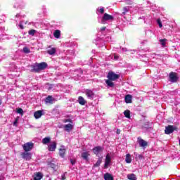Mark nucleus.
Returning a JSON list of instances; mask_svg holds the SVG:
<instances>
[{"instance_id": "nucleus-2", "label": "nucleus", "mask_w": 180, "mask_h": 180, "mask_svg": "<svg viewBox=\"0 0 180 180\" xmlns=\"http://www.w3.org/2000/svg\"><path fill=\"white\" fill-rule=\"evenodd\" d=\"M113 19H115L113 15L105 13L103 17H98V23H102V25H106V22L109 20H113Z\"/></svg>"}, {"instance_id": "nucleus-18", "label": "nucleus", "mask_w": 180, "mask_h": 180, "mask_svg": "<svg viewBox=\"0 0 180 180\" xmlns=\"http://www.w3.org/2000/svg\"><path fill=\"white\" fill-rule=\"evenodd\" d=\"M38 66L39 67V70L40 71L43 70H46V68H47V63H46L45 62H42L41 63H38Z\"/></svg>"}, {"instance_id": "nucleus-47", "label": "nucleus", "mask_w": 180, "mask_h": 180, "mask_svg": "<svg viewBox=\"0 0 180 180\" xmlns=\"http://www.w3.org/2000/svg\"><path fill=\"white\" fill-rule=\"evenodd\" d=\"M69 53L72 56H74V54H75V52L74 51H69Z\"/></svg>"}, {"instance_id": "nucleus-20", "label": "nucleus", "mask_w": 180, "mask_h": 180, "mask_svg": "<svg viewBox=\"0 0 180 180\" xmlns=\"http://www.w3.org/2000/svg\"><path fill=\"white\" fill-rule=\"evenodd\" d=\"M78 103H79V105H82V106H84L85 105V103H86V101H85L84 97L79 96L78 97Z\"/></svg>"}, {"instance_id": "nucleus-22", "label": "nucleus", "mask_w": 180, "mask_h": 180, "mask_svg": "<svg viewBox=\"0 0 180 180\" xmlns=\"http://www.w3.org/2000/svg\"><path fill=\"white\" fill-rule=\"evenodd\" d=\"M133 98V97L131 96V95L128 94L127 96H125V102L126 103H131V99Z\"/></svg>"}, {"instance_id": "nucleus-56", "label": "nucleus", "mask_w": 180, "mask_h": 180, "mask_svg": "<svg viewBox=\"0 0 180 180\" xmlns=\"http://www.w3.org/2000/svg\"><path fill=\"white\" fill-rule=\"evenodd\" d=\"M14 8H16V5H14Z\"/></svg>"}, {"instance_id": "nucleus-11", "label": "nucleus", "mask_w": 180, "mask_h": 180, "mask_svg": "<svg viewBox=\"0 0 180 180\" xmlns=\"http://www.w3.org/2000/svg\"><path fill=\"white\" fill-rule=\"evenodd\" d=\"M56 148H57V143L56 142H52L48 145V151H56Z\"/></svg>"}, {"instance_id": "nucleus-35", "label": "nucleus", "mask_w": 180, "mask_h": 180, "mask_svg": "<svg viewBox=\"0 0 180 180\" xmlns=\"http://www.w3.org/2000/svg\"><path fill=\"white\" fill-rule=\"evenodd\" d=\"M160 43L162 46V47H165V44L167 43V39H160Z\"/></svg>"}, {"instance_id": "nucleus-41", "label": "nucleus", "mask_w": 180, "mask_h": 180, "mask_svg": "<svg viewBox=\"0 0 180 180\" xmlns=\"http://www.w3.org/2000/svg\"><path fill=\"white\" fill-rule=\"evenodd\" d=\"M125 2L127 5H133V4L134 3L132 0H126Z\"/></svg>"}, {"instance_id": "nucleus-15", "label": "nucleus", "mask_w": 180, "mask_h": 180, "mask_svg": "<svg viewBox=\"0 0 180 180\" xmlns=\"http://www.w3.org/2000/svg\"><path fill=\"white\" fill-rule=\"evenodd\" d=\"M32 72H40V68L39 67V63H36L33 66L32 69L31 70Z\"/></svg>"}, {"instance_id": "nucleus-17", "label": "nucleus", "mask_w": 180, "mask_h": 180, "mask_svg": "<svg viewBox=\"0 0 180 180\" xmlns=\"http://www.w3.org/2000/svg\"><path fill=\"white\" fill-rule=\"evenodd\" d=\"M34 116L35 119H40V117H41V116H43V111L42 110L36 111L34 113Z\"/></svg>"}, {"instance_id": "nucleus-26", "label": "nucleus", "mask_w": 180, "mask_h": 180, "mask_svg": "<svg viewBox=\"0 0 180 180\" xmlns=\"http://www.w3.org/2000/svg\"><path fill=\"white\" fill-rule=\"evenodd\" d=\"M64 129L66 131H71V130H72V124H68L64 126Z\"/></svg>"}, {"instance_id": "nucleus-29", "label": "nucleus", "mask_w": 180, "mask_h": 180, "mask_svg": "<svg viewBox=\"0 0 180 180\" xmlns=\"http://www.w3.org/2000/svg\"><path fill=\"white\" fill-rule=\"evenodd\" d=\"M51 139L50 137H45L42 139V143L43 144H49V143H50L51 141Z\"/></svg>"}, {"instance_id": "nucleus-50", "label": "nucleus", "mask_w": 180, "mask_h": 180, "mask_svg": "<svg viewBox=\"0 0 180 180\" xmlns=\"http://www.w3.org/2000/svg\"><path fill=\"white\" fill-rule=\"evenodd\" d=\"M117 134H120V129H117Z\"/></svg>"}, {"instance_id": "nucleus-28", "label": "nucleus", "mask_w": 180, "mask_h": 180, "mask_svg": "<svg viewBox=\"0 0 180 180\" xmlns=\"http://www.w3.org/2000/svg\"><path fill=\"white\" fill-rule=\"evenodd\" d=\"M127 178L129 180H137V177H136V174H128Z\"/></svg>"}, {"instance_id": "nucleus-49", "label": "nucleus", "mask_w": 180, "mask_h": 180, "mask_svg": "<svg viewBox=\"0 0 180 180\" xmlns=\"http://www.w3.org/2000/svg\"><path fill=\"white\" fill-rule=\"evenodd\" d=\"M139 19H143V20H146V18L145 17H140Z\"/></svg>"}, {"instance_id": "nucleus-13", "label": "nucleus", "mask_w": 180, "mask_h": 180, "mask_svg": "<svg viewBox=\"0 0 180 180\" xmlns=\"http://www.w3.org/2000/svg\"><path fill=\"white\" fill-rule=\"evenodd\" d=\"M33 178L34 180H41L43 179V174H41V172L34 173V174L33 175Z\"/></svg>"}, {"instance_id": "nucleus-25", "label": "nucleus", "mask_w": 180, "mask_h": 180, "mask_svg": "<svg viewBox=\"0 0 180 180\" xmlns=\"http://www.w3.org/2000/svg\"><path fill=\"white\" fill-rule=\"evenodd\" d=\"M53 36L56 39H60V37H61V32L60 30H56L53 32Z\"/></svg>"}, {"instance_id": "nucleus-8", "label": "nucleus", "mask_w": 180, "mask_h": 180, "mask_svg": "<svg viewBox=\"0 0 180 180\" xmlns=\"http://www.w3.org/2000/svg\"><path fill=\"white\" fill-rule=\"evenodd\" d=\"M151 124H153V123L151 122H145L143 126L142 127L143 130H144L145 131H150V130H153Z\"/></svg>"}, {"instance_id": "nucleus-16", "label": "nucleus", "mask_w": 180, "mask_h": 180, "mask_svg": "<svg viewBox=\"0 0 180 180\" xmlns=\"http://www.w3.org/2000/svg\"><path fill=\"white\" fill-rule=\"evenodd\" d=\"M59 155L61 158L65 157V148L64 146H62L61 148L59 149Z\"/></svg>"}, {"instance_id": "nucleus-6", "label": "nucleus", "mask_w": 180, "mask_h": 180, "mask_svg": "<svg viewBox=\"0 0 180 180\" xmlns=\"http://www.w3.org/2000/svg\"><path fill=\"white\" fill-rule=\"evenodd\" d=\"M169 81L170 82H177L179 77L178 75H176V73L172 72L169 73Z\"/></svg>"}, {"instance_id": "nucleus-34", "label": "nucleus", "mask_w": 180, "mask_h": 180, "mask_svg": "<svg viewBox=\"0 0 180 180\" xmlns=\"http://www.w3.org/2000/svg\"><path fill=\"white\" fill-rule=\"evenodd\" d=\"M124 115L125 116V117H127V119H130V110H127L124 112Z\"/></svg>"}, {"instance_id": "nucleus-27", "label": "nucleus", "mask_w": 180, "mask_h": 180, "mask_svg": "<svg viewBox=\"0 0 180 180\" xmlns=\"http://www.w3.org/2000/svg\"><path fill=\"white\" fill-rule=\"evenodd\" d=\"M125 162H127V164H130L131 162V156L129 153L126 155Z\"/></svg>"}, {"instance_id": "nucleus-12", "label": "nucleus", "mask_w": 180, "mask_h": 180, "mask_svg": "<svg viewBox=\"0 0 180 180\" xmlns=\"http://www.w3.org/2000/svg\"><path fill=\"white\" fill-rule=\"evenodd\" d=\"M85 94L88 98V99H94V96H95V94H94V91L89 89H86L85 91Z\"/></svg>"}, {"instance_id": "nucleus-39", "label": "nucleus", "mask_w": 180, "mask_h": 180, "mask_svg": "<svg viewBox=\"0 0 180 180\" xmlns=\"http://www.w3.org/2000/svg\"><path fill=\"white\" fill-rule=\"evenodd\" d=\"M157 22H158V25L159 26V27H162V22H161V19L160 18H158L157 20Z\"/></svg>"}, {"instance_id": "nucleus-1", "label": "nucleus", "mask_w": 180, "mask_h": 180, "mask_svg": "<svg viewBox=\"0 0 180 180\" xmlns=\"http://www.w3.org/2000/svg\"><path fill=\"white\" fill-rule=\"evenodd\" d=\"M108 79L105 80V84L109 88H113L115 86V83L112 81H116L120 78V75L115 73L113 71H110L107 75Z\"/></svg>"}, {"instance_id": "nucleus-23", "label": "nucleus", "mask_w": 180, "mask_h": 180, "mask_svg": "<svg viewBox=\"0 0 180 180\" xmlns=\"http://www.w3.org/2000/svg\"><path fill=\"white\" fill-rule=\"evenodd\" d=\"M96 13L97 15H99V13H101V15H103V13H105V8L104 7H98L96 9Z\"/></svg>"}, {"instance_id": "nucleus-55", "label": "nucleus", "mask_w": 180, "mask_h": 180, "mask_svg": "<svg viewBox=\"0 0 180 180\" xmlns=\"http://www.w3.org/2000/svg\"><path fill=\"white\" fill-rule=\"evenodd\" d=\"M115 60H117V57L115 56Z\"/></svg>"}, {"instance_id": "nucleus-48", "label": "nucleus", "mask_w": 180, "mask_h": 180, "mask_svg": "<svg viewBox=\"0 0 180 180\" xmlns=\"http://www.w3.org/2000/svg\"><path fill=\"white\" fill-rule=\"evenodd\" d=\"M122 51H127V49L126 48H122Z\"/></svg>"}, {"instance_id": "nucleus-40", "label": "nucleus", "mask_w": 180, "mask_h": 180, "mask_svg": "<svg viewBox=\"0 0 180 180\" xmlns=\"http://www.w3.org/2000/svg\"><path fill=\"white\" fill-rule=\"evenodd\" d=\"M25 23V25H26V23L27 22H25V21H21L20 22V24H19V27H20V29H21V30H23L24 29V27H23V24Z\"/></svg>"}, {"instance_id": "nucleus-52", "label": "nucleus", "mask_w": 180, "mask_h": 180, "mask_svg": "<svg viewBox=\"0 0 180 180\" xmlns=\"http://www.w3.org/2000/svg\"><path fill=\"white\" fill-rule=\"evenodd\" d=\"M110 38L109 37H108L107 38H106V40H107V41H109V39H110Z\"/></svg>"}, {"instance_id": "nucleus-45", "label": "nucleus", "mask_w": 180, "mask_h": 180, "mask_svg": "<svg viewBox=\"0 0 180 180\" xmlns=\"http://www.w3.org/2000/svg\"><path fill=\"white\" fill-rule=\"evenodd\" d=\"M61 180H65V174H63L62 175H61V179H60Z\"/></svg>"}, {"instance_id": "nucleus-44", "label": "nucleus", "mask_w": 180, "mask_h": 180, "mask_svg": "<svg viewBox=\"0 0 180 180\" xmlns=\"http://www.w3.org/2000/svg\"><path fill=\"white\" fill-rule=\"evenodd\" d=\"M105 30H106V27H103L100 28V32H105Z\"/></svg>"}, {"instance_id": "nucleus-33", "label": "nucleus", "mask_w": 180, "mask_h": 180, "mask_svg": "<svg viewBox=\"0 0 180 180\" xmlns=\"http://www.w3.org/2000/svg\"><path fill=\"white\" fill-rule=\"evenodd\" d=\"M129 11H130L129 7H124L123 12H122V16H124V15H126V13H127V12H129Z\"/></svg>"}, {"instance_id": "nucleus-43", "label": "nucleus", "mask_w": 180, "mask_h": 180, "mask_svg": "<svg viewBox=\"0 0 180 180\" xmlns=\"http://www.w3.org/2000/svg\"><path fill=\"white\" fill-rule=\"evenodd\" d=\"M65 123H72V120L67 119L65 120Z\"/></svg>"}, {"instance_id": "nucleus-32", "label": "nucleus", "mask_w": 180, "mask_h": 180, "mask_svg": "<svg viewBox=\"0 0 180 180\" xmlns=\"http://www.w3.org/2000/svg\"><path fill=\"white\" fill-rule=\"evenodd\" d=\"M102 164V158H99L94 167H99Z\"/></svg>"}, {"instance_id": "nucleus-51", "label": "nucleus", "mask_w": 180, "mask_h": 180, "mask_svg": "<svg viewBox=\"0 0 180 180\" xmlns=\"http://www.w3.org/2000/svg\"><path fill=\"white\" fill-rule=\"evenodd\" d=\"M20 13H18L16 15H15V18H20Z\"/></svg>"}, {"instance_id": "nucleus-31", "label": "nucleus", "mask_w": 180, "mask_h": 180, "mask_svg": "<svg viewBox=\"0 0 180 180\" xmlns=\"http://www.w3.org/2000/svg\"><path fill=\"white\" fill-rule=\"evenodd\" d=\"M48 165H49V167L52 168V169H57V165H56V164H54L51 162H49Z\"/></svg>"}, {"instance_id": "nucleus-54", "label": "nucleus", "mask_w": 180, "mask_h": 180, "mask_svg": "<svg viewBox=\"0 0 180 180\" xmlns=\"http://www.w3.org/2000/svg\"><path fill=\"white\" fill-rule=\"evenodd\" d=\"M0 105H2V100L0 98Z\"/></svg>"}, {"instance_id": "nucleus-3", "label": "nucleus", "mask_w": 180, "mask_h": 180, "mask_svg": "<svg viewBox=\"0 0 180 180\" xmlns=\"http://www.w3.org/2000/svg\"><path fill=\"white\" fill-rule=\"evenodd\" d=\"M34 144L32 142H27L26 143H25L24 145H22V148L24 151H25L26 153H28V151H32L33 147H34Z\"/></svg>"}, {"instance_id": "nucleus-4", "label": "nucleus", "mask_w": 180, "mask_h": 180, "mask_svg": "<svg viewBox=\"0 0 180 180\" xmlns=\"http://www.w3.org/2000/svg\"><path fill=\"white\" fill-rule=\"evenodd\" d=\"M176 130V127L169 125L165 127V134H171L172 133H174Z\"/></svg>"}, {"instance_id": "nucleus-53", "label": "nucleus", "mask_w": 180, "mask_h": 180, "mask_svg": "<svg viewBox=\"0 0 180 180\" xmlns=\"http://www.w3.org/2000/svg\"><path fill=\"white\" fill-rule=\"evenodd\" d=\"M79 72H80V74H82V70H79Z\"/></svg>"}, {"instance_id": "nucleus-9", "label": "nucleus", "mask_w": 180, "mask_h": 180, "mask_svg": "<svg viewBox=\"0 0 180 180\" xmlns=\"http://www.w3.org/2000/svg\"><path fill=\"white\" fill-rule=\"evenodd\" d=\"M103 151V147L102 146H96L93 148V153L98 157L99 155V153H102Z\"/></svg>"}, {"instance_id": "nucleus-19", "label": "nucleus", "mask_w": 180, "mask_h": 180, "mask_svg": "<svg viewBox=\"0 0 180 180\" xmlns=\"http://www.w3.org/2000/svg\"><path fill=\"white\" fill-rule=\"evenodd\" d=\"M56 51H57V49L56 48H51L47 50V53L49 54L50 56H54Z\"/></svg>"}, {"instance_id": "nucleus-38", "label": "nucleus", "mask_w": 180, "mask_h": 180, "mask_svg": "<svg viewBox=\"0 0 180 180\" xmlns=\"http://www.w3.org/2000/svg\"><path fill=\"white\" fill-rule=\"evenodd\" d=\"M34 33H36V30H30L28 32V34H30V36H34Z\"/></svg>"}, {"instance_id": "nucleus-36", "label": "nucleus", "mask_w": 180, "mask_h": 180, "mask_svg": "<svg viewBox=\"0 0 180 180\" xmlns=\"http://www.w3.org/2000/svg\"><path fill=\"white\" fill-rule=\"evenodd\" d=\"M22 51L25 54H29V53H30V49L27 47H24L23 49H22Z\"/></svg>"}, {"instance_id": "nucleus-42", "label": "nucleus", "mask_w": 180, "mask_h": 180, "mask_svg": "<svg viewBox=\"0 0 180 180\" xmlns=\"http://www.w3.org/2000/svg\"><path fill=\"white\" fill-rule=\"evenodd\" d=\"M18 122H19V117H16L15 122H13V126L18 127Z\"/></svg>"}, {"instance_id": "nucleus-5", "label": "nucleus", "mask_w": 180, "mask_h": 180, "mask_svg": "<svg viewBox=\"0 0 180 180\" xmlns=\"http://www.w3.org/2000/svg\"><path fill=\"white\" fill-rule=\"evenodd\" d=\"M112 162V158L110 157V155L107 154L105 156V161L104 164V169H108L109 166L110 165V163Z\"/></svg>"}, {"instance_id": "nucleus-24", "label": "nucleus", "mask_w": 180, "mask_h": 180, "mask_svg": "<svg viewBox=\"0 0 180 180\" xmlns=\"http://www.w3.org/2000/svg\"><path fill=\"white\" fill-rule=\"evenodd\" d=\"M104 179L105 180H113V176L109 173H105L104 174Z\"/></svg>"}, {"instance_id": "nucleus-10", "label": "nucleus", "mask_w": 180, "mask_h": 180, "mask_svg": "<svg viewBox=\"0 0 180 180\" xmlns=\"http://www.w3.org/2000/svg\"><path fill=\"white\" fill-rule=\"evenodd\" d=\"M21 155L24 160H26V161H30V160H32V153L29 152H24L21 153Z\"/></svg>"}, {"instance_id": "nucleus-30", "label": "nucleus", "mask_w": 180, "mask_h": 180, "mask_svg": "<svg viewBox=\"0 0 180 180\" xmlns=\"http://www.w3.org/2000/svg\"><path fill=\"white\" fill-rule=\"evenodd\" d=\"M136 160H143V155H140L137 153H134Z\"/></svg>"}, {"instance_id": "nucleus-21", "label": "nucleus", "mask_w": 180, "mask_h": 180, "mask_svg": "<svg viewBox=\"0 0 180 180\" xmlns=\"http://www.w3.org/2000/svg\"><path fill=\"white\" fill-rule=\"evenodd\" d=\"M82 158H83V160H85V161H88L89 157V153H88V152H84L82 153Z\"/></svg>"}, {"instance_id": "nucleus-7", "label": "nucleus", "mask_w": 180, "mask_h": 180, "mask_svg": "<svg viewBox=\"0 0 180 180\" xmlns=\"http://www.w3.org/2000/svg\"><path fill=\"white\" fill-rule=\"evenodd\" d=\"M138 144H139L140 147H142V148H146L147 146H148V143L147 141H144L141 137H138L137 139Z\"/></svg>"}, {"instance_id": "nucleus-37", "label": "nucleus", "mask_w": 180, "mask_h": 180, "mask_svg": "<svg viewBox=\"0 0 180 180\" xmlns=\"http://www.w3.org/2000/svg\"><path fill=\"white\" fill-rule=\"evenodd\" d=\"M17 113H18L19 115H21V116H23V109L22 108H18L16 110Z\"/></svg>"}, {"instance_id": "nucleus-46", "label": "nucleus", "mask_w": 180, "mask_h": 180, "mask_svg": "<svg viewBox=\"0 0 180 180\" xmlns=\"http://www.w3.org/2000/svg\"><path fill=\"white\" fill-rule=\"evenodd\" d=\"M70 162H71L72 165H75V160L71 159V160H70Z\"/></svg>"}, {"instance_id": "nucleus-14", "label": "nucleus", "mask_w": 180, "mask_h": 180, "mask_svg": "<svg viewBox=\"0 0 180 180\" xmlns=\"http://www.w3.org/2000/svg\"><path fill=\"white\" fill-rule=\"evenodd\" d=\"M54 101H56V99H55L54 98H53L52 96H49L45 99L46 103H50L51 105H53V103H54Z\"/></svg>"}]
</instances>
